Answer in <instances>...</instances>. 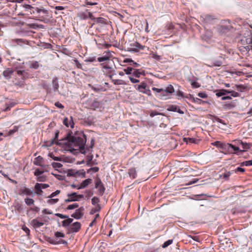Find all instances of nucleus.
<instances>
[{
  "instance_id": "1",
  "label": "nucleus",
  "mask_w": 252,
  "mask_h": 252,
  "mask_svg": "<svg viewBox=\"0 0 252 252\" xmlns=\"http://www.w3.org/2000/svg\"><path fill=\"white\" fill-rule=\"evenodd\" d=\"M67 140L70 146L80 149L82 154L85 153V146L86 143V136L85 134L81 132L72 136L70 133H68L67 136Z\"/></svg>"
},
{
  "instance_id": "2",
  "label": "nucleus",
  "mask_w": 252,
  "mask_h": 252,
  "mask_svg": "<svg viewBox=\"0 0 252 252\" xmlns=\"http://www.w3.org/2000/svg\"><path fill=\"white\" fill-rule=\"evenodd\" d=\"M125 73L128 75V78L132 83H137L140 82L139 80L137 79L140 77L141 75L145 76V71L141 69H136L131 67H127L124 69L123 71H119V74L120 76H124Z\"/></svg>"
},
{
  "instance_id": "3",
  "label": "nucleus",
  "mask_w": 252,
  "mask_h": 252,
  "mask_svg": "<svg viewBox=\"0 0 252 252\" xmlns=\"http://www.w3.org/2000/svg\"><path fill=\"white\" fill-rule=\"evenodd\" d=\"M221 149L222 150L221 152L225 155L233 154L238 155V152H244V150H240L238 147L227 143H224Z\"/></svg>"
},
{
  "instance_id": "4",
  "label": "nucleus",
  "mask_w": 252,
  "mask_h": 252,
  "mask_svg": "<svg viewBox=\"0 0 252 252\" xmlns=\"http://www.w3.org/2000/svg\"><path fill=\"white\" fill-rule=\"evenodd\" d=\"M241 43L243 46H240V50L242 52L248 53L250 50H252V39L250 36L245 37L241 39Z\"/></svg>"
},
{
  "instance_id": "5",
  "label": "nucleus",
  "mask_w": 252,
  "mask_h": 252,
  "mask_svg": "<svg viewBox=\"0 0 252 252\" xmlns=\"http://www.w3.org/2000/svg\"><path fill=\"white\" fill-rule=\"evenodd\" d=\"M23 7L25 8V11L30 12L31 14L34 13L36 12L37 13H43V14H48V11L44 9L39 8L37 7L34 8L29 4H24Z\"/></svg>"
},
{
  "instance_id": "6",
  "label": "nucleus",
  "mask_w": 252,
  "mask_h": 252,
  "mask_svg": "<svg viewBox=\"0 0 252 252\" xmlns=\"http://www.w3.org/2000/svg\"><path fill=\"white\" fill-rule=\"evenodd\" d=\"M67 198L65 199L64 202L65 203H68L70 202L73 201H78L80 200V199L83 198L84 197V195L82 194H77L76 192H73L71 193L68 194Z\"/></svg>"
},
{
  "instance_id": "7",
  "label": "nucleus",
  "mask_w": 252,
  "mask_h": 252,
  "mask_svg": "<svg viewBox=\"0 0 252 252\" xmlns=\"http://www.w3.org/2000/svg\"><path fill=\"white\" fill-rule=\"evenodd\" d=\"M231 29H232V27L230 24L229 22H227L225 21L222 22L219 27H218V31L220 34H223L231 30Z\"/></svg>"
},
{
  "instance_id": "8",
  "label": "nucleus",
  "mask_w": 252,
  "mask_h": 252,
  "mask_svg": "<svg viewBox=\"0 0 252 252\" xmlns=\"http://www.w3.org/2000/svg\"><path fill=\"white\" fill-rule=\"evenodd\" d=\"M95 188L98 189V193L99 195H103L105 190L103 183L99 178H97L95 181Z\"/></svg>"
},
{
  "instance_id": "9",
  "label": "nucleus",
  "mask_w": 252,
  "mask_h": 252,
  "mask_svg": "<svg viewBox=\"0 0 252 252\" xmlns=\"http://www.w3.org/2000/svg\"><path fill=\"white\" fill-rule=\"evenodd\" d=\"M102 66V71L105 75L109 77L110 79H112V77L114 75V70L112 67H110L108 64H101Z\"/></svg>"
},
{
  "instance_id": "10",
  "label": "nucleus",
  "mask_w": 252,
  "mask_h": 252,
  "mask_svg": "<svg viewBox=\"0 0 252 252\" xmlns=\"http://www.w3.org/2000/svg\"><path fill=\"white\" fill-rule=\"evenodd\" d=\"M201 18L202 19V21L206 24H213L215 20L216 19V18L213 15L205 14L201 16Z\"/></svg>"
},
{
  "instance_id": "11",
  "label": "nucleus",
  "mask_w": 252,
  "mask_h": 252,
  "mask_svg": "<svg viewBox=\"0 0 252 252\" xmlns=\"http://www.w3.org/2000/svg\"><path fill=\"white\" fill-rule=\"evenodd\" d=\"M85 209L83 207H81L76 210L75 213L71 215V217L76 219H80L84 216Z\"/></svg>"
},
{
  "instance_id": "12",
  "label": "nucleus",
  "mask_w": 252,
  "mask_h": 252,
  "mask_svg": "<svg viewBox=\"0 0 252 252\" xmlns=\"http://www.w3.org/2000/svg\"><path fill=\"white\" fill-rule=\"evenodd\" d=\"M78 17L82 20H86L88 18L92 20L94 19V17L93 15V14L90 12H88V10L85 12H82L79 13Z\"/></svg>"
},
{
  "instance_id": "13",
  "label": "nucleus",
  "mask_w": 252,
  "mask_h": 252,
  "mask_svg": "<svg viewBox=\"0 0 252 252\" xmlns=\"http://www.w3.org/2000/svg\"><path fill=\"white\" fill-rule=\"evenodd\" d=\"M63 124L67 127H70L72 128L74 126V123L72 116H70L69 118H65L63 121Z\"/></svg>"
},
{
  "instance_id": "14",
  "label": "nucleus",
  "mask_w": 252,
  "mask_h": 252,
  "mask_svg": "<svg viewBox=\"0 0 252 252\" xmlns=\"http://www.w3.org/2000/svg\"><path fill=\"white\" fill-rule=\"evenodd\" d=\"M81 226V225L80 222H75L72 224L68 230L70 232H77L80 229Z\"/></svg>"
},
{
  "instance_id": "15",
  "label": "nucleus",
  "mask_w": 252,
  "mask_h": 252,
  "mask_svg": "<svg viewBox=\"0 0 252 252\" xmlns=\"http://www.w3.org/2000/svg\"><path fill=\"white\" fill-rule=\"evenodd\" d=\"M19 194L20 195H26L27 196H33L34 193L31 189L26 187H24L23 189H21L20 192Z\"/></svg>"
},
{
  "instance_id": "16",
  "label": "nucleus",
  "mask_w": 252,
  "mask_h": 252,
  "mask_svg": "<svg viewBox=\"0 0 252 252\" xmlns=\"http://www.w3.org/2000/svg\"><path fill=\"white\" fill-rule=\"evenodd\" d=\"M213 36V32L209 30H207L205 31L204 34L202 35V38L205 40V41H208L210 40Z\"/></svg>"
},
{
  "instance_id": "17",
  "label": "nucleus",
  "mask_w": 252,
  "mask_h": 252,
  "mask_svg": "<svg viewBox=\"0 0 252 252\" xmlns=\"http://www.w3.org/2000/svg\"><path fill=\"white\" fill-rule=\"evenodd\" d=\"M148 87V85L145 82H141L140 84L137 86H135V89L142 93H144V92L147 90Z\"/></svg>"
},
{
  "instance_id": "18",
  "label": "nucleus",
  "mask_w": 252,
  "mask_h": 252,
  "mask_svg": "<svg viewBox=\"0 0 252 252\" xmlns=\"http://www.w3.org/2000/svg\"><path fill=\"white\" fill-rule=\"evenodd\" d=\"M233 142H237L238 144L239 143L240 144H241L242 146L243 149V150H244V152L246 151L247 150L249 149L252 146L251 144L244 142L242 140H234Z\"/></svg>"
},
{
  "instance_id": "19",
  "label": "nucleus",
  "mask_w": 252,
  "mask_h": 252,
  "mask_svg": "<svg viewBox=\"0 0 252 252\" xmlns=\"http://www.w3.org/2000/svg\"><path fill=\"white\" fill-rule=\"evenodd\" d=\"M111 54L109 51H108L105 53V55L103 56L102 57H99L97 58V61L99 62H102L107 60H109L111 57Z\"/></svg>"
},
{
  "instance_id": "20",
  "label": "nucleus",
  "mask_w": 252,
  "mask_h": 252,
  "mask_svg": "<svg viewBox=\"0 0 252 252\" xmlns=\"http://www.w3.org/2000/svg\"><path fill=\"white\" fill-rule=\"evenodd\" d=\"M32 223L35 228H39L44 225V223L42 221H39L37 219L32 220Z\"/></svg>"
},
{
  "instance_id": "21",
  "label": "nucleus",
  "mask_w": 252,
  "mask_h": 252,
  "mask_svg": "<svg viewBox=\"0 0 252 252\" xmlns=\"http://www.w3.org/2000/svg\"><path fill=\"white\" fill-rule=\"evenodd\" d=\"M92 182L91 179H87L83 181L80 184V186L77 188L78 189H84L88 186Z\"/></svg>"
},
{
  "instance_id": "22",
  "label": "nucleus",
  "mask_w": 252,
  "mask_h": 252,
  "mask_svg": "<svg viewBox=\"0 0 252 252\" xmlns=\"http://www.w3.org/2000/svg\"><path fill=\"white\" fill-rule=\"evenodd\" d=\"M110 79L111 80L112 83L114 85H127V83L125 81L122 80V79H113V76L112 77V79Z\"/></svg>"
},
{
  "instance_id": "23",
  "label": "nucleus",
  "mask_w": 252,
  "mask_h": 252,
  "mask_svg": "<svg viewBox=\"0 0 252 252\" xmlns=\"http://www.w3.org/2000/svg\"><path fill=\"white\" fill-rule=\"evenodd\" d=\"M43 160V158L39 156L38 157L35 158L33 161V164L35 165L43 166L42 164Z\"/></svg>"
},
{
  "instance_id": "24",
  "label": "nucleus",
  "mask_w": 252,
  "mask_h": 252,
  "mask_svg": "<svg viewBox=\"0 0 252 252\" xmlns=\"http://www.w3.org/2000/svg\"><path fill=\"white\" fill-rule=\"evenodd\" d=\"M236 88L238 91L244 92L246 91L249 90V88L247 85H236Z\"/></svg>"
},
{
  "instance_id": "25",
  "label": "nucleus",
  "mask_w": 252,
  "mask_h": 252,
  "mask_svg": "<svg viewBox=\"0 0 252 252\" xmlns=\"http://www.w3.org/2000/svg\"><path fill=\"white\" fill-rule=\"evenodd\" d=\"M174 91L175 90L173 86L172 85H169L165 90L163 89V94H165V93H168L172 94L174 92Z\"/></svg>"
},
{
  "instance_id": "26",
  "label": "nucleus",
  "mask_w": 252,
  "mask_h": 252,
  "mask_svg": "<svg viewBox=\"0 0 252 252\" xmlns=\"http://www.w3.org/2000/svg\"><path fill=\"white\" fill-rule=\"evenodd\" d=\"M14 72V70L11 68H7L3 72V75L5 77L10 78Z\"/></svg>"
},
{
  "instance_id": "27",
  "label": "nucleus",
  "mask_w": 252,
  "mask_h": 252,
  "mask_svg": "<svg viewBox=\"0 0 252 252\" xmlns=\"http://www.w3.org/2000/svg\"><path fill=\"white\" fill-rule=\"evenodd\" d=\"M29 63L30 67L31 68L37 69L39 67V63L37 61H31Z\"/></svg>"
},
{
  "instance_id": "28",
  "label": "nucleus",
  "mask_w": 252,
  "mask_h": 252,
  "mask_svg": "<svg viewBox=\"0 0 252 252\" xmlns=\"http://www.w3.org/2000/svg\"><path fill=\"white\" fill-rule=\"evenodd\" d=\"M229 91L225 89H221L217 91L216 95L218 97L221 96L228 94Z\"/></svg>"
},
{
  "instance_id": "29",
  "label": "nucleus",
  "mask_w": 252,
  "mask_h": 252,
  "mask_svg": "<svg viewBox=\"0 0 252 252\" xmlns=\"http://www.w3.org/2000/svg\"><path fill=\"white\" fill-rule=\"evenodd\" d=\"M39 183H36L34 186V189L35 191V193L38 195H41L43 192L42 190V188L40 187Z\"/></svg>"
},
{
  "instance_id": "30",
  "label": "nucleus",
  "mask_w": 252,
  "mask_h": 252,
  "mask_svg": "<svg viewBox=\"0 0 252 252\" xmlns=\"http://www.w3.org/2000/svg\"><path fill=\"white\" fill-rule=\"evenodd\" d=\"M73 219L71 218H67L66 220H63L62 221V225L63 227H66L70 224V223L72 222Z\"/></svg>"
},
{
  "instance_id": "31",
  "label": "nucleus",
  "mask_w": 252,
  "mask_h": 252,
  "mask_svg": "<svg viewBox=\"0 0 252 252\" xmlns=\"http://www.w3.org/2000/svg\"><path fill=\"white\" fill-rule=\"evenodd\" d=\"M235 107V105L233 103L230 102L225 104L223 106V108L224 110H230Z\"/></svg>"
},
{
  "instance_id": "32",
  "label": "nucleus",
  "mask_w": 252,
  "mask_h": 252,
  "mask_svg": "<svg viewBox=\"0 0 252 252\" xmlns=\"http://www.w3.org/2000/svg\"><path fill=\"white\" fill-rule=\"evenodd\" d=\"M52 84L54 91H57L59 88V85L58 82V78L57 77L53 78Z\"/></svg>"
},
{
  "instance_id": "33",
  "label": "nucleus",
  "mask_w": 252,
  "mask_h": 252,
  "mask_svg": "<svg viewBox=\"0 0 252 252\" xmlns=\"http://www.w3.org/2000/svg\"><path fill=\"white\" fill-rule=\"evenodd\" d=\"M100 209V205L99 204H97L94 208L92 209V210L90 211V214H94L96 212H99Z\"/></svg>"
},
{
  "instance_id": "34",
  "label": "nucleus",
  "mask_w": 252,
  "mask_h": 252,
  "mask_svg": "<svg viewBox=\"0 0 252 252\" xmlns=\"http://www.w3.org/2000/svg\"><path fill=\"white\" fill-rule=\"evenodd\" d=\"M152 90L154 92H156L158 93H161V97H163L164 96H166V94H163V89H158L156 87H153Z\"/></svg>"
},
{
  "instance_id": "35",
  "label": "nucleus",
  "mask_w": 252,
  "mask_h": 252,
  "mask_svg": "<svg viewBox=\"0 0 252 252\" xmlns=\"http://www.w3.org/2000/svg\"><path fill=\"white\" fill-rule=\"evenodd\" d=\"M25 202L28 206H30L34 204V201L33 199L30 198H26L24 200Z\"/></svg>"
},
{
  "instance_id": "36",
  "label": "nucleus",
  "mask_w": 252,
  "mask_h": 252,
  "mask_svg": "<svg viewBox=\"0 0 252 252\" xmlns=\"http://www.w3.org/2000/svg\"><path fill=\"white\" fill-rule=\"evenodd\" d=\"M123 63H133V64H134V66L135 67H139L140 66V65L136 63H134L133 62V61H132L131 59H126L124 60L123 61Z\"/></svg>"
},
{
  "instance_id": "37",
  "label": "nucleus",
  "mask_w": 252,
  "mask_h": 252,
  "mask_svg": "<svg viewBox=\"0 0 252 252\" xmlns=\"http://www.w3.org/2000/svg\"><path fill=\"white\" fill-rule=\"evenodd\" d=\"M59 199L58 198H50V199H49L47 202L48 204L50 205H53L57 203L59 201Z\"/></svg>"
},
{
  "instance_id": "38",
  "label": "nucleus",
  "mask_w": 252,
  "mask_h": 252,
  "mask_svg": "<svg viewBox=\"0 0 252 252\" xmlns=\"http://www.w3.org/2000/svg\"><path fill=\"white\" fill-rule=\"evenodd\" d=\"M133 46L138 50H144L146 47L145 46L142 45L138 42H135L134 43Z\"/></svg>"
},
{
  "instance_id": "39",
  "label": "nucleus",
  "mask_w": 252,
  "mask_h": 252,
  "mask_svg": "<svg viewBox=\"0 0 252 252\" xmlns=\"http://www.w3.org/2000/svg\"><path fill=\"white\" fill-rule=\"evenodd\" d=\"M128 173L129 174L130 177H132L133 179L135 178L136 173L135 169L132 168L129 169Z\"/></svg>"
},
{
  "instance_id": "40",
  "label": "nucleus",
  "mask_w": 252,
  "mask_h": 252,
  "mask_svg": "<svg viewBox=\"0 0 252 252\" xmlns=\"http://www.w3.org/2000/svg\"><path fill=\"white\" fill-rule=\"evenodd\" d=\"M46 180L47 177L45 175H41L37 177V181L40 182H45Z\"/></svg>"
},
{
  "instance_id": "41",
  "label": "nucleus",
  "mask_w": 252,
  "mask_h": 252,
  "mask_svg": "<svg viewBox=\"0 0 252 252\" xmlns=\"http://www.w3.org/2000/svg\"><path fill=\"white\" fill-rule=\"evenodd\" d=\"M97 3L95 2H90L88 0H84V6H88V5H97Z\"/></svg>"
},
{
  "instance_id": "42",
  "label": "nucleus",
  "mask_w": 252,
  "mask_h": 252,
  "mask_svg": "<svg viewBox=\"0 0 252 252\" xmlns=\"http://www.w3.org/2000/svg\"><path fill=\"white\" fill-rule=\"evenodd\" d=\"M79 207V205L78 203H74L73 204H71V205H69L67 206V207L66 208V209L67 210H72V209H75V208H77Z\"/></svg>"
},
{
  "instance_id": "43",
  "label": "nucleus",
  "mask_w": 252,
  "mask_h": 252,
  "mask_svg": "<svg viewBox=\"0 0 252 252\" xmlns=\"http://www.w3.org/2000/svg\"><path fill=\"white\" fill-rule=\"evenodd\" d=\"M95 21L99 23L104 24L105 23V19L102 17L94 18V19Z\"/></svg>"
},
{
  "instance_id": "44",
  "label": "nucleus",
  "mask_w": 252,
  "mask_h": 252,
  "mask_svg": "<svg viewBox=\"0 0 252 252\" xmlns=\"http://www.w3.org/2000/svg\"><path fill=\"white\" fill-rule=\"evenodd\" d=\"M173 243V240H168L165 242L162 245L163 248L167 247L169 245H171Z\"/></svg>"
},
{
  "instance_id": "45",
  "label": "nucleus",
  "mask_w": 252,
  "mask_h": 252,
  "mask_svg": "<svg viewBox=\"0 0 252 252\" xmlns=\"http://www.w3.org/2000/svg\"><path fill=\"white\" fill-rule=\"evenodd\" d=\"M99 202V199L97 197L94 196L92 199V203L95 205L96 204H98V202Z\"/></svg>"
},
{
  "instance_id": "46",
  "label": "nucleus",
  "mask_w": 252,
  "mask_h": 252,
  "mask_svg": "<svg viewBox=\"0 0 252 252\" xmlns=\"http://www.w3.org/2000/svg\"><path fill=\"white\" fill-rule=\"evenodd\" d=\"M178 106L176 105H170L167 109L168 111L176 112L177 111Z\"/></svg>"
},
{
  "instance_id": "47",
  "label": "nucleus",
  "mask_w": 252,
  "mask_h": 252,
  "mask_svg": "<svg viewBox=\"0 0 252 252\" xmlns=\"http://www.w3.org/2000/svg\"><path fill=\"white\" fill-rule=\"evenodd\" d=\"M52 165L54 168H60L63 166L61 163L58 162H53Z\"/></svg>"
},
{
  "instance_id": "48",
  "label": "nucleus",
  "mask_w": 252,
  "mask_h": 252,
  "mask_svg": "<svg viewBox=\"0 0 252 252\" xmlns=\"http://www.w3.org/2000/svg\"><path fill=\"white\" fill-rule=\"evenodd\" d=\"M43 172H44L43 171H41L39 169L37 168L35 170L34 175L35 176H36L37 177H38V176L41 175V174H42L43 173Z\"/></svg>"
},
{
  "instance_id": "49",
  "label": "nucleus",
  "mask_w": 252,
  "mask_h": 252,
  "mask_svg": "<svg viewBox=\"0 0 252 252\" xmlns=\"http://www.w3.org/2000/svg\"><path fill=\"white\" fill-rule=\"evenodd\" d=\"M16 73L19 75V76H22L23 78H25V74L27 73V72L25 70H17Z\"/></svg>"
},
{
  "instance_id": "50",
  "label": "nucleus",
  "mask_w": 252,
  "mask_h": 252,
  "mask_svg": "<svg viewBox=\"0 0 252 252\" xmlns=\"http://www.w3.org/2000/svg\"><path fill=\"white\" fill-rule=\"evenodd\" d=\"M61 192V191L60 190H57L56 191H55V192L52 193L49 196V198H53L54 197H55V196L59 194Z\"/></svg>"
},
{
  "instance_id": "51",
  "label": "nucleus",
  "mask_w": 252,
  "mask_h": 252,
  "mask_svg": "<svg viewBox=\"0 0 252 252\" xmlns=\"http://www.w3.org/2000/svg\"><path fill=\"white\" fill-rule=\"evenodd\" d=\"M55 236L57 238L64 237L65 235L64 233H63L62 232L57 231L55 233Z\"/></svg>"
},
{
  "instance_id": "52",
  "label": "nucleus",
  "mask_w": 252,
  "mask_h": 252,
  "mask_svg": "<svg viewBox=\"0 0 252 252\" xmlns=\"http://www.w3.org/2000/svg\"><path fill=\"white\" fill-rule=\"evenodd\" d=\"M228 94H230L231 96L233 97H238L239 95V93L234 91H229Z\"/></svg>"
},
{
  "instance_id": "53",
  "label": "nucleus",
  "mask_w": 252,
  "mask_h": 252,
  "mask_svg": "<svg viewBox=\"0 0 252 252\" xmlns=\"http://www.w3.org/2000/svg\"><path fill=\"white\" fill-rule=\"evenodd\" d=\"M223 142H221L220 141H216L214 143V145L220 148V149H221L222 145H223Z\"/></svg>"
},
{
  "instance_id": "54",
  "label": "nucleus",
  "mask_w": 252,
  "mask_h": 252,
  "mask_svg": "<svg viewBox=\"0 0 252 252\" xmlns=\"http://www.w3.org/2000/svg\"><path fill=\"white\" fill-rule=\"evenodd\" d=\"M197 95L199 97H200L201 98H205L207 97V94L204 92L199 93H198Z\"/></svg>"
},
{
  "instance_id": "55",
  "label": "nucleus",
  "mask_w": 252,
  "mask_h": 252,
  "mask_svg": "<svg viewBox=\"0 0 252 252\" xmlns=\"http://www.w3.org/2000/svg\"><path fill=\"white\" fill-rule=\"evenodd\" d=\"M191 85L193 88H198L200 87V84L196 82H191Z\"/></svg>"
},
{
  "instance_id": "56",
  "label": "nucleus",
  "mask_w": 252,
  "mask_h": 252,
  "mask_svg": "<svg viewBox=\"0 0 252 252\" xmlns=\"http://www.w3.org/2000/svg\"><path fill=\"white\" fill-rule=\"evenodd\" d=\"M49 156L51 158H52L54 160H56V161H61V158L55 157L52 154H50Z\"/></svg>"
},
{
  "instance_id": "57",
  "label": "nucleus",
  "mask_w": 252,
  "mask_h": 252,
  "mask_svg": "<svg viewBox=\"0 0 252 252\" xmlns=\"http://www.w3.org/2000/svg\"><path fill=\"white\" fill-rule=\"evenodd\" d=\"M56 216L59 217L61 219H67L68 218L67 216L64 215L60 213L56 214Z\"/></svg>"
},
{
  "instance_id": "58",
  "label": "nucleus",
  "mask_w": 252,
  "mask_h": 252,
  "mask_svg": "<svg viewBox=\"0 0 252 252\" xmlns=\"http://www.w3.org/2000/svg\"><path fill=\"white\" fill-rule=\"evenodd\" d=\"M55 105L56 107H58L59 108H61V109H63L64 108V106L62 105V104L61 103H60L59 101H57V102H55Z\"/></svg>"
},
{
  "instance_id": "59",
  "label": "nucleus",
  "mask_w": 252,
  "mask_h": 252,
  "mask_svg": "<svg viewBox=\"0 0 252 252\" xmlns=\"http://www.w3.org/2000/svg\"><path fill=\"white\" fill-rule=\"evenodd\" d=\"M50 243L53 244H66V242L65 240H61L59 242L56 243L53 240L50 241Z\"/></svg>"
},
{
  "instance_id": "60",
  "label": "nucleus",
  "mask_w": 252,
  "mask_h": 252,
  "mask_svg": "<svg viewBox=\"0 0 252 252\" xmlns=\"http://www.w3.org/2000/svg\"><path fill=\"white\" fill-rule=\"evenodd\" d=\"M245 171L244 168H242L241 167H237L236 169H235L234 172L235 173H237L238 172H244Z\"/></svg>"
},
{
  "instance_id": "61",
  "label": "nucleus",
  "mask_w": 252,
  "mask_h": 252,
  "mask_svg": "<svg viewBox=\"0 0 252 252\" xmlns=\"http://www.w3.org/2000/svg\"><path fill=\"white\" fill-rule=\"evenodd\" d=\"M22 229L27 233L28 235H30V230L27 227L25 226H23Z\"/></svg>"
},
{
  "instance_id": "62",
  "label": "nucleus",
  "mask_w": 252,
  "mask_h": 252,
  "mask_svg": "<svg viewBox=\"0 0 252 252\" xmlns=\"http://www.w3.org/2000/svg\"><path fill=\"white\" fill-rule=\"evenodd\" d=\"M75 62L76 63V67L78 68L82 69V64L78 62V60H75Z\"/></svg>"
},
{
  "instance_id": "63",
  "label": "nucleus",
  "mask_w": 252,
  "mask_h": 252,
  "mask_svg": "<svg viewBox=\"0 0 252 252\" xmlns=\"http://www.w3.org/2000/svg\"><path fill=\"white\" fill-rule=\"evenodd\" d=\"M40 187L42 188V189H45L49 187V185L46 184H40Z\"/></svg>"
},
{
  "instance_id": "64",
  "label": "nucleus",
  "mask_w": 252,
  "mask_h": 252,
  "mask_svg": "<svg viewBox=\"0 0 252 252\" xmlns=\"http://www.w3.org/2000/svg\"><path fill=\"white\" fill-rule=\"evenodd\" d=\"M231 173L230 172H227L224 173L223 178L225 179H228V177L230 176Z\"/></svg>"
}]
</instances>
